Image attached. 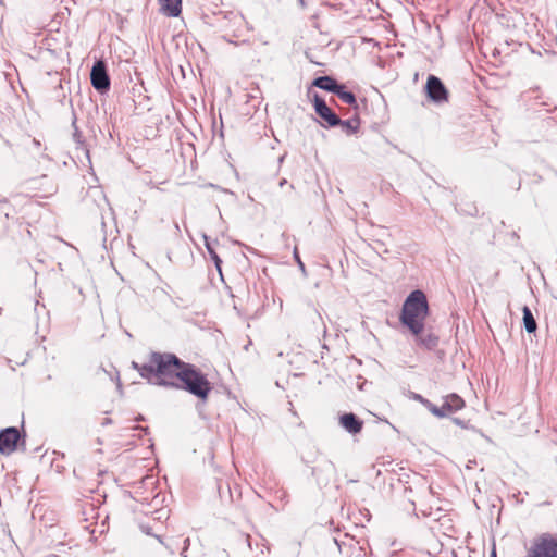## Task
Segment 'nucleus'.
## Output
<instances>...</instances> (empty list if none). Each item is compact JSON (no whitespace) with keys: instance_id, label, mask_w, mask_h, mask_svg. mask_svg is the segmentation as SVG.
Segmentation results:
<instances>
[{"instance_id":"1","label":"nucleus","mask_w":557,"mask_h":557,"mask_svg":"<svg viewBox=\"0 0 557 557\" xmlns=\"http://www.w3.org/2000/svg\"><path fill=\"white\" fill-rule=\"evenodd\" d=\"M184 361L173 354L151 352L138 368L139 374L158 385L174 386Z\"/></svg>"},{"instance_id":"2","label":"nucleus","mask_w":557,"mask_h":557,"mask_svg":"<svg viewBox=\"0 0 557 557\" xmlns=\"http://www.w3.org/2000/svg\"><path fill=\"white\" fill-rule=\"evenodd\" d=\"M430 314L426 295L416 289L404 301L399 320L412 334H419L424 330V322Z\"/></svg>"},{"instance_id":"3","label":"nucleus","mask_w":557,"mask_h":557,"mask_svg":"<svg viewBox=\"0 0 557 557\" xmlns=\"http://www.w3.org/2000/svg\"><path fill=\"white\" fill-rule=\"evenodd\" d=\"M176 383L175 387H181L201 400H207L212 391L207 375L196 366L187 362H184Z\"/></svg>"},{"instance_id":"4","label":"nucleus","mask_w":557,"mask_h":557,"mask_svg":"<svg viewBox=\"0 0 557 557\" xmlns=\"http://www.w3.org/2000/svg\"><path fill=\"white\" fill-rule=\"evenodd\" d=\"M527 557H557V534L546 532L536 536Z\"/></svg>"},{"instance_id":"5","label":"nucleus","mask_w":557,"mask_h":557,"mask_svg":"<svg viewBox=\"0 0 557 557\" xmlns=\"http://www.w3.org/2000/svg\"><path fill=\"white\" fill-rule=\"evenodd\" d=\"M308 97L313 103L315 113L323 120L321 123L323 127L338 126L341 119L317 92H312L311 89H308Z\"/></svg>"},{"instance_id":"6","label":"nucleus","mask_w":557,"mask_h":557,"mask_svg":"<svg viewBox=\"0 0 557 557\" xmlns=\"http://www.w3.org/2000/svg\"><path fill=\"white\" fill-rule=\"evenodd\" d=\"M465 400L457 394H448L444 398V403L441 407L432 406V414L437 418H444L450 416L465 407Z\"/></svg>"},{"instance_id":"7","label":"nucleus","mask_w":557,"mask_h":557,"mask_svg":"<svg viewBox=\"0 0 557 557\" xmlns=\"http://www.w3.org/2000/svg\"><path fill=\"white\" fill-rule=\"evenodd\" d=\"M21 440L20 431L16 428H7L0 431V454L9 456L17 449Z\"/></svg>"},{"instance_id":"8","label":"nucleus","mask_w":557,"mask_h":557,"mask_svg":"<svg viewBox=\"0 0 557 557\" xmlns=\"http://www.w3.org/2000/svg\"><path fill=\"white\" fill-rule=\"evenodd\" d=\"M428 97L434 102H446L448 100V90L434 75H430L425 86Z\"/></svg>"},{"instance_id":"9","label":"nucleus","mask_w":557,"mask_h":557,"mask_svg":"<svg viewBox=\"0 0 557 557\" xmlns=\"http://www.w3.org/2000/svg\"><path fill=\"white\" fill-rule=\"evenodd\" d=\"M90 79L92 86L97 90H107L110 86V79L106 71V66L103 62L99 61L97 62L90 73Z\"/></svg>"},{"instance_id":"10","label":"nucleus","mask_w":557,"mask_h":557,"mask_svg":"<svg viewBox=\"0 0 557 557\" xmlns=\"http://www.w3.org/2000/svg\"><path fill=\"white\" fill-rule=\"evenodd\" d=\"M339 424L349 433L358 434L363 428V421L354 413H344L339 418Z\"/></svg>"},{"instance_id":"11","label":"nucleus","mask_w":557,"mask_h":557,"mask_svg":"<svg viewBox=\"0 0 557 557\" xmlns=\"http://www.w3.org/2000/svg\"><path fill=\"white\" fill-rule=\"evenodd\" d=\"M161 12L170 17H177L182 12V0H159Z\"/></svg>"},{"instance_id":"12","label":"nucleus","mask_w":557,"mask_h":557,"mask_svg":"<svg viewBox=\"0 0 557 557\" xmlns=\"http://www.w3.org/2000/svg\"><path fill=\"white\" fill-rule=\"evenodd\" d=\"M312 86L336 94L341 84H338L336 79L331 76H320L312 82Z\"/></svg>"},{"instance_id":"13","label":"nucleus","mask_w":557,"mask_h":557,"mask_svg":"<svg viewBox=\"0 0 557 557\" xmlns=\"http://www.w3.org/2000/svg\"><path fill=\"white\" fill-rule=\"evenodd\" d=\"M417 343L428 349H433L437 346L438 337L433 333H425L424 330L419 334H413Z\"/></svg>"},{"instance_id":"14","label":"nucleus","mask_w":557,"mask_h":557,"mask_svg":"<svg viewBox=\"0 0 557 557\" xmlns=\"http://www.w3.org/2000/svg\"><path fill=\"white\" fill-rule=\"evenodd\" d=\"M215 244H218L216 240H211L208 236H205V246H206L211 259L214 261V264H215L218 271L221 272L222 261L215 251V247H214Z\"/></svg>"},{"instance_id":"15","label":"nucleus","mask_w":557,"mask_h":557,"mask_svg":"<svg viewBox=\"0 0 557 557\" xmlns=\"http://www.w3.org/2000/svg\"><path fill=\"white\" fill-rule=\"evenodd\" d=\"M523 312V324L528 333H533L537 329L536 321L531 312V310L524 306L522 309Z\"/></svg>"},{"instance_id":"16","label":"nucleus","mask_w":557,"mask_h":557,"mask_svg":"<svg viewBox=\"0 0 557 557\" xmlns=\"http://www.w3.org/2000/svg\"><path fill=\"white\" fill-rule=\"evenodd\" d=\"M337 97L346 104L357 107V100L352 92L347 91L344 85H341L337 89L336 94Z\"/></svg>"},{"instance_id":"17","label":"nucleus","mask_w":557,"mask_h":557,"mask_svg":"<svg viewBox=\"0 0 557 557\" xmlns=\"http://www.w3.org/2000/svg\"><path fill=\"white\" fill-rule=\"evenodd\" d=\"M338 125L346 132L347 135L357 133L359 128V120L352 119L348 121H342Z\"/></svg>"},{"instance_id":"18","label":"nucleus","mask_w":557,"mask_h":557,"mask_svg":"<svg viewBox=\"0 0 557 557\" xmlns=\"http://www.w3.org/2000/svg\"><path fill=\"white\" fill-rule=\"evenodd\" d=\"M413 398L418 401H420L424 407L428 408V410L432 413V406H434V404H432L430 400L423 398L421 395H418L416 394L413 396Z\"/></svg>"},{"instance_id":"19","label":"nucleus","mask_w":557,"mask_h":557,"mask_svg":"<svg viewBox=\"0 0 557 557\" xmlns=\"http://www.w3.org/2000/svg\"><path fill=\"white\" fill-rule=\"evenodd\" d=\"M490 557H497L495 547L492 549Z\"/></svg>"}]
</instances>
